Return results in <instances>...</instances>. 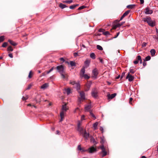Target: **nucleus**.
<instances>
[{"mask_svg":"<svg viewBox=\"0 0 158 158\" xmlns=\"http://www.w3.org/2000/svg\"><path fill=\"white\" fill-rule=\"evenodd\" d=\"M97 48L99 50H103L102 48L99 45H97Z\"/></svg>","mask_w":158,"mask_h":158,"instance_id":"obj_32","label":"nucleus"},{"mask_svg":"<svg viewBox=\"0 0 158 158\" xmlns=\"http://www.w3.org/2000/svg\"><path fill=\"white\" fill-rule=\"evenodd\" d=\"M81 121H78L77 123V130L81 133L83 132V128L81 127Z\"/></svg>","mask_w":158,"mask_h":158,"instance_id":"obj_6","label":"nucleus"},{"mask_svg":"<svg viewBox=\"0 0 158 158\" xmlns=\"http://www.w3.org/2000/svg\"><path fill=\"white\" fill-rule=\"evenodd\" d=\"M56 69L61 75L62 78L63 79L65 78L66 74L64 71V68L63 66L62 65L58 66L56 67Z\"/></svg>","mask_w":158,"mask_h":158,"instance_id":"obj_1","label":"nucleus"},{"mask_svg":"<svg viewBox=\"0 0 158 158\" xmlns=\"http://www.w3.org/2000/svg\"><path fill=\"white\" fill-rule=\"evenodd\" d=\"M116 95V93H114L111 94H109L107 95V96L108 99H112L115 97Z\"/></svg>","mask_w":158,"mask_h":158,"instance_id":"obj_11","label":"nucleus"},{"mask_svg":"<svg viewBox=\"0 0 158 158\" xmlns=\"http://www.w3.org/2000/svg\"><path fill=\"white\" fill-rule=\"evenodd\" d=\"M33 73L32 72V71H30L29 73V75H28V77L29 78H31L33 75Z\"/></svg>","mask_w":158,"mask_h":158,"instance_id":"obj_21","label":"nucleus"},{"mask_svg":"<svg viewBox=\"0 0 158 158\" xmlns=\"http://www.w3.org/2000/svg\"><path fill=\"white\" fill-rule=\"evenodd\" d=\"M53 69H54V67H52L49 70L46 71L47 73L48 74L49 73H50L51 72H52L53 70Z\"/></svg>","mask_w":158,"mask_h":158,"instance_id":"obj_39","label":"nucleus"},{"mask_svg":"<svg viewBox=\"0 0 158 158\" xmlns=\"http://www.w3.org/2000/svg\"><path fill=\"white\" fill-rule=\"evenodd\" d=\"M9 56L11 58H12L13 56L12 54L11 53H10L8 54Z\"/></svg>","mask_w":158,"mask_h":158,"instance_id":"obj_54","label":"nucleus"},{"mask_svg":"<svg viewBox=\"0 0 158 158\" xmlns=\"http://www.w3.org/2000/svg\"><path fill=\"white\" fill-rule=\"evenodd\" d=\"M130 10H127L123 14V16L124 17H125L126 16H127L130 12Z\"/></svg>","mask_w":158,"mask_h":158,"instance_id":"obj_31","label":"nucleus"},{"mask_svg":"<svg viewBox=\"0 0 158 158\" xmlns=\"http://www.w3.org/2000/svg\"><path fill=\"white\" fill-rule=\"evenodd\" d=\"M117 28V26L116 25H114L113 26V29H116V28Z\"/></svg>","mask_w":158,"mask_h":158,"instance_id":"obj_57","label":"nucleus"},{"mask_svg":"<svg viewBox=\"0 0 158 158\" xmlns=\"http://www.w3.org/2000/svg\"><path fill=\"white\" fill-rule=\"evenodd\" d=\"M132 100H133V98H130V100H129V103L130 104L131 103V102L132 101Z\"/></svg>","mask_w":158,"mask_h":158,"instance_id":"obj_56","label":"nucleus"},{"mask_svg":"<svg viewBox=\"0 0 158 158\" xmlns=\"http://www.w3.org/2000/svg\"><path fill=\"white\" fill-rule=\"evenodd\" d=\"M135 6V5H128L127 7L129 9H132Z\"/></svg>","mask_w":158,"mask_h":158,"instance_id":"obj_29","label":"nucleus"},{"mask_svg":"<svg viewBox=\"0 0 158 158\" xmlns=\"http://www.w3.org/2000/svg\"><path fill=\"white\" fill-rule=\"evenodd\" d=\"M141 158H147L145 156H141Z\"/></svg>","mask_w":158,"mask_h":158,"instance_id":"obj_64","label":"nucleus"},{"mask_svg":"<svg viewBox=\"0 0 158 158\" xmlns=\"http://www.w3.org/2000/svg\"><path fill=\"white\" fill-rule=\"evenodd\" d=\"M75 86L76 87L77 90H79L80 89V85L79 83H77L76 84Z\"/></svg>","mask_w":158,"mask_h":158,"instance_id":"obj_25","label":"nucleus"},{"mask_svg":"<svg viewBox=\"0 0 158 158\" xmlns=\"http://www.w3.org/2000/svg\"><path fill=\"white\" fill-rule=\"evenodd\" d=\"M59 6L60 8L62 9L66 7H67V6L63 4L62 3H60L59 5Z\"/></svg>","mask_w":158,"mask_h":158,"instance_id":"obj_24","label":"nucleus"},{"mask_svg":"<svg viewBox=\"0 0 158 158\" xmlns=\"http://www.w3.org/2000/svg\"><path fill=\"white\" fill-rule=\"evenodd\" d=\"M139 62V60H135L134 61V63L135 64H138Z\"/></svg>","mask_w":158,"mask_h":158,"instance_id":"obj_51","label":"nucleus"},{"mask_svg":"<svg viewBox=\"0 0 158 158\" xmlns=\"http://www.w3.org/2000/svg\"><path fill=\"white\" fill-rule=\"evenodd\" d=\"M143 20L145 22H147L148 25L151 27H154L155 25V22L151 20L150 17L144 18Z\"/></svg>","mask_w":158,"mask_h":158,"instance_id":"obj_3","label":"nucleus"},{"mask_svg":"<svg viewBox=\"0 0 158 158\" xmlns=\"http://www.w3.org/2000/svg\"><path fill=\"white\" fill-rule=\"evenodd\" d=\"M85 6H81L80 7L78 8V10H81V9L85 8Z\"/></svg>","mask_w":158,"mask_h":158,"instance_id":"obj_44","label":"nucleus"},{"mask_svg":"<svg viewBox=\"0 0 158 158\" xmlns=\"http://www.w3.org/2000/svg\"><path fill=\"white\" fill-rule=\"evenodd\" d=\"M81 149V150H80L81 152H85L87 151V150L83 148H82Z\"/></svg>","mask_w":158,"mask_h":158,"instance_id":"obj_46","label":"nucleus"},{"mask_svg":"<svg viewBox=\"0 0 158 158\" xmlns=\"http://www.w3.org/2000/svg\"><path fill=\"white\" fill-rule=\"evenodd\" d=\"M92 74L94 77L97 76L98 74V72L96 69H94L92 71Z\"/></svg>","mask_w":158,"mask_h":158,"instance_id":"obj_16","label":"nucleus"},{"mask_svg":"<svg viewBox=\"0 0 158 158\" xmlns=\"http://www.w3.org/2000/svg\"><path fill=\"white\" fill-rule=\"evenodd\" d=\"M70 83L72 85H75L77 83H76L75 81H71L70 82Z\"/></svg>","mask_w":158,"mask_h":158,"instance_id":"obj_40","label":"nucleus"},{"mask_svg":"<svg viewBox=\"0 0 158 158\" xmlns=\"http://www.w3.org/2000/svg\"><path fill=\"white\" fill-rule=\"evenodd\" d=\"M146 45L147 43H146L143 42L142 44V46L143 47H145L146 46Z\"/></svg>","mask_w":158,"mask_h":158,"instance_id":"obj_47","label":"nucleus"},{"mask_svg":"<svg viewBox=\"0 0 158 158\" xmlns=\"http://www.w3.org/2000/svg\"><path fill=\"white\" fill-rule=\"evenodd\" d=\"M154 38H155V39H156V40H157V41H158V37H157L156 36V35H155L154 37Z\"/></svg>","mask_w":158,"mask_h":158,"instance_id":"obj_60","label":"nucleus"},{"mask_svg":"<svg viewBox=\"0 0 158 158\" xmlns=\"http://www.w3.org/2000/svg\"><path fill=\"white\" fill-rule=\"evenodd\" d=\"M140 3L143 4L144 3V0H140Z\"/></svg>","mask_w":158,"mask_h":158,"instance_id":"obj_59","label":"nucleus"},{"mask_svg":"<svg viewBox=\"0 0 158 158\" xmlns=\"http://www.w3.org/2000/svg\"><path fill=\"white\" fill-rule=\"evenodd\" d=\"M89 136V134L88 133H87L85 131L83 134V137L86 139H87Z\"/></svg>","mask_w":158,"mask_h":158,"instance_id":"obj_17","label":"nucleus"},{"mask_svg":"<svg viewBox=\"0 0 158 158\" xmlns=\"http://www.w3.org/2000/svg\"><path fill=\"white\" fill-rule=\"evenodd\" d=\"M91 85V82L89 81L86 84L85 87V91H87L89 90L90 89V86Z\"/></svg>","mask_w":158,"mask_h":158,"instance_id":"obj_8","label":"nucleus"},{"mask_svg":"<svg viewBox=\"0 0 158 158\" xmlns=\"http://www.w3.org/2000/svg\"><path fill=\"white\" fill-rule=\"evenodd\" d=\"M73 54H74V56H77V55H78L77 53H76V52L74 53Z\"/></svg>","mask_w":158,"mask_h":158,"instance_id":"obj_61","label":"nucleus"},{"mask_svg":"<svg viewBox=\"0 0 158 158\" xmlns=\"http://www.w3.org/2000/svg\"><path fill=\"white\" fill-rule=\"evenodd\" d=\"M31 86H32V85L31 84H30L27 87V89H30L31 88Z\"/></svg>","mask_w":158,"mask_h":158,"instance_id":"obj_50","label":"nucleus"},{"mask_svg":"<svg viewBox=\"0 0 158 158\" xmlns=\"http://www.w3.org/2000/svg\"><path fill=\"white\" fill-rule=\"evenodd\" d=\"M105 31V30L103 29H100L99 30V32H103H103H104V31Z\"/></svg>","mask_w":158,"mask_h":158,"instance_id":"obj_45","label":"nucleus"},{"mask_svg":"<svg viewBox=\"0 0 158 158\" xmlns=\"http://www.w3.org/2000/svg\"><path fill=\"white\" fill-rule=\"evenodd\" d=\"M62 2L63 3H68V4H70L73 2V1L72 0H65V1H64Z\"/></svg>","mask_w":158,"mask_h":158,"instance_id":"obj_22","label":"nucleus"},{"mask_svg":"<svg viewBox=\"0 0 158 158\" xmlns=\"http://www.w3.org/2000/svg\"><path fill=\"white\" fill-rule=\"evenodd\" d=\"M135 71L133 69L131 68L130 69V73L133 74L135 72Z\"/></svg>","mask_w":158,"mask_h":158,"instance_id":"obj_34","label":"nucleus"},{"mask_svg":"<svg viewBox=\"0 0 158 158\" xmlns=\"http://www.w3.org/2000/svg\"><path fill=\"white\" fill-rule=\"evenodd\" d=\"M119 32H118L117 33V35H116V36H115V37H114V38H116V37H117V36L119 35Z\"/></svg>","mask_w":158,"mask_h":158,"instance_id":"obj_62","label":"nucleus"},{"mask_svg":"<svg viewBox=\"0 0 158 158\" xmlns=\"http://www.w3.org/2000/svg\"><path fill=\"white\" fill-rule=\"evenodd\" d=\"M150 53L151 54L152 56L155 55V53H156V51L154 49H152L150 50Z\"/></svg>","mask_w":158,"mask_h":158,"instance_id":"obj_20","label":"nucleus"},{"mask_svg":"<svg viewBox=\"0 0 158 158\" xmlns=\"http://www.w3.org/2000/svg\"><path fill=\"white\" fill-rule=\"evenodd\" d=\"M151 59L150 56H148L145 57V59Z\"/></svg>","mask_w":158,"mask_h":158,"instance_id":"obj_52","label":"nucleus"},{"mask_svg":"<svg viewBox=\"0 0 158 158\" xmlns=\"http://www.w3.org/2000/svg\"><path fill=\"white\" fill-rule=\"evenodd\" d=\"M27 99V98H26L24 97H23L22 98L23 100H26Z\"/></svg>","mask_w":158,"mask_h":158,"instance_id":"obj_53","label":"nucleus"},{"mask_svg":"<svg viewBox=\"0 0 158 158\" xmlns=\"http://www.w3.org/2000/svg\"><path fill=\"white\" fill-rule=\"evenodd\" d=\"M144 61L143 62V65L144 67H145L146 65V61L148 60H143Z\"/></svg>","mask_w":158,"mask_h":158,"instance_id":"obj_41","label":"nucleus"},{"mask_svg":"<svg viewBox=\"0 0 158 158\" xmlns=\"http://www.w3.org/2000/svg\"><path fill=\"white\" fill-rule=\"evenodd\" d=\"M85 67H83L81 69V70L80 71V76L81 77L85 74Z\"/></svg>","mask_w":158,"mask_h":158,"instance_id":"obj_14","label":"nucleus"},{"mask_svg":"<svg viewBox=\"0 0 158 158\" xmlns=\"http://www.w3.org/2000/svg\"><path fill=\"white\" fill-rule=\"evenodd\" d=\"M90 62V61L89 60H86L85 62V65L83 67H85V68H86L88 67L89 65V63Z\"/></svg>","mask_w":158,"mask_h":158,"instance_id":"obj_13","label":"nucleus"},{"mask_svg":"<svg viewBox=\"0 0 158 158\" xmlns=\"http://www.w3.org/2000/svg\"><path fill=\"white\" fill-rule=\"evenodd\" d=\"M136 59H141V57L139 55L137 57Z\"/></svg>","mask_w":158,"mask_h":158,"instance_id":"obj_55","label":"nucleus"},{"mask_svg":"<svg viewBox=\"0 0 158 158\" xmlns=\"http://www.w3.org/2000/svg\"><path fill=\"white\" fill-rule=\"evenodd\" d=\"M8 42L10 43V44H11L13 46H15L17 45V43H16L15 42H14L13 41L11 40H9Z\"/></svg>","mask_w":158,"mask_h":158,"instance_id":"obj_19","label":"nucleus"},{"mask_svg":"<svg viewBox=\"0 0 158 158\" xmlns=\"http://www.w3.org/2000/svg\"><path fill=\"white\" fill-rule=\"evenodd\" d=\"M90 114L91 117L94 118V119H95L96 118L95 116L91 111H90Z\"/></svg>","mask_w":158,"mask_h":158,"instance_id":"obj_33","label":"nucleus"},{"mask_svg":"<svg viewBox=\"0 0 158 158\" xmlns=\"http://www.w3.org/2000/svg\"><path fill=\"white\" fill-rule=\"evenodd\" d=\"M82 148H81L80 145H78L77 148L78 150H79L80 151L82 149H81Z\"/></svg>","mask_w":158,"mask_h":158,"instance_id":"obj_48","label":"nucleus"},{"mask_svg":"<svg viewBox=\"0 0 158 158\" xmlns=\"http://www.w3.org/2000/svg\"><path fill=\"white\" fill-rule=\"evenodd\" d=\"M91 108V106L90 104L87 105L85 107V111H89L90 109Z\"/></svg>","mask_w":158,"mask_h":158,"instance_id":"obj_12","label":"nucleus"},{"mask_svg":"<svg viewBox=\"0 0 158 158\" xmlns=\"http://www.w3.org/2000/svg\"><path fill=\"white\" fill-rule=\"evenodd\" d=\"M102 157H104L106 155H107V152L105 150L102 151Z\"/></svg>","mask_w":158,"mask_h":158,"instance_id":"obj_23","label":"nucleus"},{"mask_svg":"<svg viewBox=\"0 0 158 158\" xmlns=\"http://www.w3.org/2000/svg\"><path fill=\"white\" fill-rule=\"evenodd\" d=\"M124 18V17L122 15V16L121 17V18H120V20H122V19H123Z\"/></svg>","mask_w":158,"mask_h":158,"instance_id":"obj_63","label":"nucleus"},{"mask_svg":"<svg viewBox=\"0 0 158 158\" xmlns=\"http://www.w3.org/2000/svg\"><path fill=\"white\" fill-rule=\"evenodd\" d=\"M97 89H92V96L94 98H96L98 96L97 94Z\"/></svg>","mask_w":158,"mask_h":158,"instance_id":"obj_7","label":"nucleus"},{"mask_svg":"<svg viewBox=\"0 0 158 158\" xmlns=\"http://www.w3.org/2000/svg\"><path fill=\"white\" fill-rule=\"evenodd\" d=\"M81 77H84L85 79H89V76L87 75L86 74H84Z\"/></svg>","mask_w":158,"mask_h":158,"instance_id":"obj_27","label":"nucleus"},{"mask_svg":"<svg viewBox=\"0 0 158 158\" xmlns=\"http://www.w3.org/2000/svg\"><path fill=\"white\" fill-rule=\"evenodd\" d=\"M95 54L94 53H91L90 54V57L93 59H95Z\"/></svg>","mask_w":158,"mask_h":158,"instance_id":"obj_30","label":"nucleus"},{"mask_svg":"<svg viewBox=\"0 0 158 158\" xmlns=\"http://www.w3.org/2000/svg\"><path fill=\"white\" fill-rule=\"evenodd\" d=\"M7 50L8 51H12L13 49L11 46H10L8 48Z\"/></svg>","mask_w":158,"mask_h":158,"instance_id":"obj_38","label":"nucleus"},{"mask_svg":"<svg viewBox=\"0 0 158 158\" xmlns=\"http://www.w3.org/2000/svg\"><path fill=\"white\" fill-rule=\"evenodd\" d=\"M7 43L6 42H4L2 44V46L4 48V47H6L7 46Z\"/></svg>","mask_w":158,"mask_h":158,"instance_id":"obj_43","label":"nucleus"},{"mask_svg":"<svg viewBox=\"0 0 158 158\" xmlns=\"http://www.w3.org/2000/svg\"><path fill=\"white\" fill-rule=\"evenodd\" d=\"M65 90L68 95L70 93V89L69 88L65 89Z\"/></svg>","mask_w":158,"mask_h":158,"instance_id":"obj_26","label":"nucleus"},{"mask_svg":"<svg viewBox=\"0 0 158 158\" xmlns=\"http://www.w3.org/2000/svg\"><path fill=\"white\" fill-rule=\"evenodd\" d=\"M78 4H75L73 5L72 6H69V8L70 9H73L75 8L77 6H78Z\"/></svg>","mask_w":158,"mask_h":158,"instance_id":"obj_28","label":"nucleus"},{"mask_svg":"<svg viewBox=\"0 0 158 158\" xmlns=\"http://www.w3.org/2000/svg\"><path fill=\"white\" fill-rule=\"evenodd\" d=\"M145 13L146 15L151 14L153 13V10L148 7H147L145 9Z\"/></svg>","mask_w":158,"mask_h":158,"instance_id":"obj_5","label":"nucleus"},{"mask_svg":"<svg viewBox=\"0 0 158 158\" xmlns=\"http://www.w3.org/2000/svg\"><path fill=\"white\" fill-rule=\"evenodd\" d=\"M80 94V97L78 98V101L79 103H81L85 99V94L83 91L79 92Z\"/></svg>","mask_w":158,"mask_h":158,"instance_id":"obj_4","label":"nucleus"},{"mask_svg":"<svg viewBox=\"0 0 158 158\" xmlns=\"http://www.w3.org/2000/svg\"><path fill=\"white\" fill-rule=\"evenodd\" d=\"M98 122H96L93 124V127L94 130L97 129V126L98 125Z\"/></svg>","mask_w":158,"mask_h":158,"instance_id":"obj_18","label":"nucleus"},{"mask_svg":"<svg viewBox=\"0 0 158 158\" xmlns=\"http://www.w3.org/2000/svg\"><path fill=\"white\" fill-rule=\"evenodd\" d=\"M4 37L3 36H2L0 37V43L4 41Z\"/></svg>","mask_w":158,"mask_h":158,"instance_id":"obj_36","label":"nucleus"},{"mask_svg":"<svg viewBox=\"0 0 158 158\" xmlns=\"http://www.w3.org/2000/svg\"><path fill=\"white\" fill-rule=\"evenodd\" d=\"M126 78L127 79H128L129 81L131 82L133 81L134 77L132 75H130L129 73L127 76Z\"/></svg>","mask_w":158,"mask_h":158,"instance_id":"obj_10","label":"nucleus"},{"mask_svg":"<svg viewBox=\"0 0 158 158\" xmlns=\"http://www.w3.org/2000/svg\"><path fill=\"white\" fill-rule=\"evenodd\" d=\"M48 83H45L41 86V89H44L48 87Z\"/></svg>","mask_w":158,"mask_h":158,"instance_id":"obj_15","label":"nucleus"},{"mask_svg":"<svg viewBox=\"0 0 158 158\" xmlns=\"http://www.w3.org/2000/svg\"><path fill=\"white\" fill-rule=\"evenodd\" d=\"M97 149L93 146H92L89 148L88 150L87 151L89 153H91L95 152L96 151Z\"/></svg>","mask_w":158,"mask_h":158,"instance_id":"obj_9","label":"nucleus"},{"mask_svg":"<svg viewBox=\"0 0 158 158\" xmlns=\"http://www.w3.org/2000/svg\"><path fill=\"white\" fill-rule=\"evenodd\" d=\"M85 116L84 115H83L81 116V122L82 123V122L83 120H85Z\"/></svg>","mask_w":158,"mask_h":158,"instance_id":"obj_35","label":"nucleus"},{"mask_svg":"<svg viewBox=\"0 0 158 158\" xmlns=\"http://www.w3.org/2000/svg\"><path fill=\"white\" fill-rule=\"evenodd\" d=\"M103 34L105 35H107L110 34L109 32L108 31H106L103 32Z\"/></svg>","mask_w":158,"mask_h":158,"instance_id":"obj_42","label":"nucleus"},{"mask_svg":"<svg viewBox=\"0 0 158 158\" xmlns=\"http://www.w3.org/2000/svg\"><path fill=\"white\" fill-rule=\"evenodd\" d=\"M116 25L117 27H120V26H121V25H120V23H118Z\"/></svg>","mask_w":158,"mask_h":158,"instance_id":"obj_58","label":"nucleus"},{"mask_svg":"<svg viewBox=\"0 0 158 158\" xmlns=\"http://www.w3.org/2000/svg\"><path fill=\"white\" fill-rule=\"evenodd\" d=\"M68 109L66 107V104H65L62 105V111L60 113V116L61 117V120L60 121H62L64 118V114L65 113Z\"/></svg>","mask_w":158,"mask_h":158,"instance_id":"obj_2","label":"nucleus"},{"mask_svg":"<svg viewBox=\"0 0 158 158\" xmlns=\"http://www.w3.org/2000/svg\"><path fill=\"white\" fill-rule=\"evenodd\" d=\"M70 65L71 66H75V62L73 61H70Z\"/></svg>","mask_w":158,"mask_h":158,"instance_id":"obj_37","label":"nucleus"},{"mask_svg":"<svg viewBox=\"0 0 158 158\" xmlns=\"http://www.w3.org/2000/svg\"><path fill=\"white\" fill-rule=\"evenodd\" d=\"M100 148L102 150V151L105 150L103 145H102L100 147Z\"/></svg>","mask_w":158,"mask_h":158,"instance_id":"obj_49","label":"nucleus"}]
</instances>
